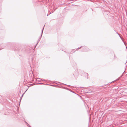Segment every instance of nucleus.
<instances>
[{
  "mask_svg": "<svg viewBox=\"0 0 127 127\" xmlns=\"http://www.w3.org/2000/svg\"><path fill=\"white\" fill-rule=\"evenodd\" d=\"M83 51L84 52H87L89 51L88 48L86 47H84L83 48Z\"/></svg>",
  "mask_w": 127,
  "mask_h": 127,
  "instance_id": "nucleus-1",
  "label": "nucleus"
},
{
  "mask_svg": "<svg viewBox=\"0 0 127 127\" xmlns=\"http://www.w3.org/2000/svg\"><path fill=\"white\" fill-rule=\"evenodd\" d=\"M44 26H45V25H44ZM44 27L43 28V29H42V32H41V36L39 38V39H38V42H39V41H40V39H41V37H42V34L43 32V29H44Z\"/></svg>",
  "mask_w": 127,
  "mask_h": 127,
  "instance_id": "nucleus-2",
  "label": "nucleus"
},
{
  "mask_svg": "<svg viewBox=\"0 0 127 127\" xmlns=\"http://www.w3.org/2000/svg\"><path fill=\"white\" fill-rule=\"evenodd\" d=\"M81 47H79V48H77V49H76V50H78L79 49L81 48Z\"/></svg>",
  "mask_w": 127,
  "mask_h": 127,
  "instance_id": "nucleus-3",
  "label": "nucleus"
},
{
  "mask_svg": "<svg viewBox=\"0 0 127 127\" xmlns=\"http://www.w3.org/2000/svg\"><path fill=\"white\" fill-rule=\"evenodd\" d=\"M117 33L119 35L120 37L121 38L120 35V34L118 33Z\"/></svg>",
  "mask_w": 127,
  "mask_h": 127,
  "instance_id": "nucleus-4",
  "label": "nucleus"
},
{
  "mask_svg": "<svg viewBox=\"0 0 127 127\" xmlns=\"http://www.w3.org/2000/svg\"><path fill=\"white\" fill-rule=\"evenodd\" d=\"M43 84V83H38L37 84Z\"/></svg>",
  "mask_w": 127,
  "mask_h": 127,
  "instance_id": "nucleus-5",
  "label": "nucleus"
},
{
  "mask_svg": "<svg viewBox=\"0 0 127 127\" xmlns=\"http://www.w3.org/2000/svg\"><path fill=\"white\" fill-rule=\"evenodd\" d=\"M91 92L90 91H89L88 92H87V93H90Z\"/></svg>",
  "mask_w": 127,
  "mask_h": 127,
  "instance_id": "nucleus-6",
  "label": "nucleus"
},
{
  "mask_svg": "<svg viewBox=\"0 0 127 127\" xmlns=\"http://www.w3.org/2000/svg\"><path fill=\"white\" fill-rule=\"evenodd\" d=\"M24 93L23 94H22V96L21 97H22L23 96V95H24Z\"/></svg>",
  "mask_w": 127,
  "mask_h": 127,
  "instance_id": "nucleus-7",
  "label": "nucleus"
},
{
  "mask_svg": "<svg viewBox=\"0 0 127 127\" xmlns=\"http://www.w3.org/2000/svg\"><path fill=\"white\" fill-rule=\"evenodd\" d=\"M72 51H73V52H75V51H74V50H73Z\"/></svg>",
  "mask_w": 127,
  "mask_h": 127,
  "instance_id": "nucleus-8",
  "label": "nucleus"
},
{
  "mask_svg": "<svg viewBox=\"0 0 127 127\" xmlns=\"http://www.w3.org/2000/svg\"><path fill=\"white\" fill-rule=\"evenodd\" d=\"M21 99H22V98H21L20 99V101H21Z\"/></svg>",
  "mask_w": 127,
  "mask_h": 127,
  "instance_id": "nucleus-9",
  "label": "nucleus"
},
{
  "mask_svg": "<svg viewBox=\"0 0 127 127\" xmlns=\"http://www.w3.org/2000/svg\"><path fill=\"white\" fill-rule=\"evenodd\" d=\"M53 12H52L51 11L50 12V13H52Z\"/></svg>",
  "mask_w": 127,
  "mask_h": 127,
  "instance_id": "nucleus-10",
  "label": "nucleus"
},
{
  "mask_svg": "<svg viewBox=\"0 0 127 127\" xmlns=\"http://www.w3.org/2000/svg\"><path fill=\"white\" fill-rule=\"evenodd\" d=\"M26 123H27V125H29L27 123H26Z\"/></svg>",
  "mask_w": 127,
  "mask_h": 127,
  "instance_id": "nucleus-11",
  "label": "nucleus"
},
{
  "mask_svg": "<svg viewBox=\"0 0 127 127\" xmlns=\"http://www.w3.org/2000/svg\"><path fill=\"white\" fill-rule=\"evenodd\" d=\"M50 86H53V85H50Z\"/></svg>",
  "mask_w": 127,
  "mask_h": 127,
  "instance_id": "nucleus-12",
  "label": "nucleus"
},
{
  "mask_svg": "<svg viewBox=\"0 0 127 127\" xmlns=\"http://www.w3.org/2000/svg\"><path fill=\"white\" fill-rule=\"evenodd\" d=\"M124 44L125 45V42H124Z\"/></svg>",
  "mask_w": 127,
  "mask_h": 127,
  "instance_id": "nucleus-13",
  "label": "nucleus"
},
{
  "mask_svg": "<svg viewBox=\"0 0 127 127\" xmlns=\"http://www.w3.org/2000/svg\"><path fill=\"white\" fill-rule=\"evenodd\" d=\"M40 79V78H37V79Z\"/></svg>",
  "mask_w": 127,
  "mask_h": 127,
  "instance_id": "nucleus-14",
  "label": "nucleus"
},
{
  "mask_svg": "<svg viewBox=\"0 0 127 127\" xmlns=\"http://www.w3.org/2000/svg\"><path fill=\"white\" fill-rule=\"evenodd\" d=\"M41 80H44V79H42Z\"/></svg>",
  "mask_w": 127,
  "mask_h": 127,
  "instance_id": "nucleus-15",
  "label": "nucleus"
},
{
  "mask_svg": "<svg viewBox=\"0 0 127 127\" xmlns=\"http://www.w3.org/2000/svg\"><path fill=\"white\" fill-rule=\"evenodd\" d=\"M126 48L127 49V47H126Z\"/></svg>",
  "mask_w": 127,
  "mask_h": 127,
  "instance_id": "nucleus-16",
  "label": "nucleus"
},
{
  "mask_svg": "<svg viewBox=\"0 0 127 127\" xmlns=\"http://www.w3.org/2000/svg\"><path fill=\"white\" fill-rule=\"evenodd\" d=\"M29 126L30 127H31L30 126Z\"/></svg>",
  "mask_w": 127,
  "mask_h": 127,
  "instance_id": "nucleus-17",
  "label": "nucleus"
},
{
  "mask_svg": "<svg viewBox=\"0 0 127 127\" xmlns=\"http://www.w3.org/2000/svg\"><path fill=\"white\" fill-rule=\"evenodd\" d=\"M29 126L30 127H31L30 126Z\"/></svg>",
  "mask_w": 127,
  "mask_h": 127,
  "instance_id": "nucleus-18",
  "label": "nucleus"
},
{
  "mask_svg": "<svg viewBox=\"0 0 127 127\" xmlns=\"http://www.w3.org/2000/svg\"><path fill=\"white\" fill-rule=\"evenodd\" d=\"M38 42L37 43V44H36V45H37V44H38Z\"/></svg>",
  "mask_w": 127,
  "mask_h": 127,
  "instance_id": "nucleus-19",
  "label": "nucleus"
}]
</instances>
